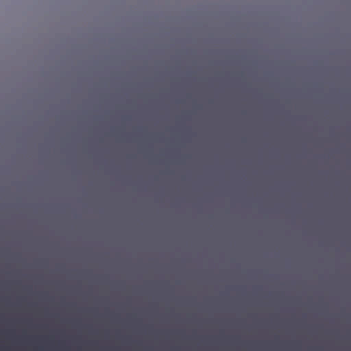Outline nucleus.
Segmentation results:
<instances>
[{"label": "nucleus", "instance_id": "f257e3e1", "mask_svg": "<svg viewBox=\"0 0 351 351\" xmlns=\"http://www.w3.org/2000/svg\"><path fill=\"white\" fill-rule=\"evenodd\" d=\"M152 328L154 330V324L152 325V321L149 322V351H154V343H152Z\"/></svg>", "mask_w": 351, "mask_h": 351}, {"label": "nucleus", "instance_id": "39448f33", "mask_svg": "<svg viewBox=\"0 0 351 351\" xmlns=\"http://www.w3.org/2000/svg\"><path fill=\"white\" fill-rule=\"evenodd\" d=\"M148 154H154V152H152L150 150V152H149Z\"/></svg>", "mask_w": 351, "mask_h": 351}, {"label": "nucleus", "instance_id": "20e7f679", "mask_svg": "<svg viewBox=\"0 0 351 351\" xmlns=\"http://www.w3.org/2000/svg\"><path fill=\"white\" fill-rule=\"evenodd\" d=\"M158 156V155L154 154V156H155V161L156 160V159H157V157H156V156Z\"/></svg>", "mask_w": 351, "mask_h": 351}, {"label": "nucleus", "instance_id": "7ed1b4c3", "mask_svg": "<svg viewBox=\"0 0 351 351\" xmlns=\"http://www.w3.org/2000/svg\"><path fill=\"white\" fill-rule=\"evenodd\" d=\"M158 154L157 150H156V148L155 147V152H154V154Z\"/></svg>", "mask_w": 351, "mask_h": 351}, {"label": "nucleus", "instance_id": "f03ea898", "mask_svg": "<svg viewBox=\"0 0 351 351\" xmlns=\"http://www.w3.org/2000/svg\"><path fill=\"white\" fill-rule=\"evenodd\" d=\"M147 156L149 157V159H152V158H154V155H152V154L147 155Z\"/></svg>", "mask_w": 351, "mask_h": 351}]
</instances>
